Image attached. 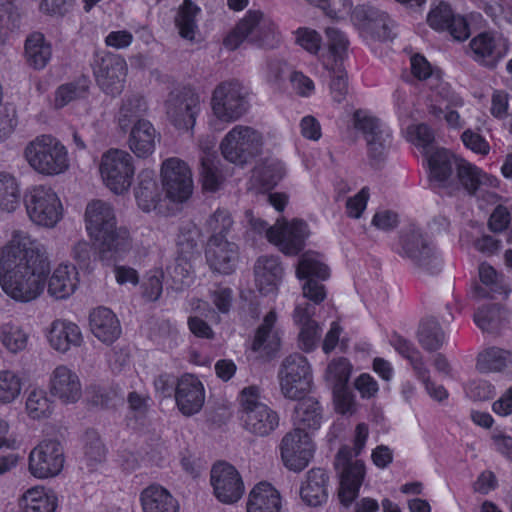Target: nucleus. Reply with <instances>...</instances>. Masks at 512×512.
Masks as SVG:
<instances>
[{
	"mask_svg": "<svg viewBox=\"0 0 512 512\" xmlns=\"http://www.w3.org/2000/svg\"><path fill=\"white\" fill-rule=\"evenodd\" d=\"M165 114L168 122L178 131H192L201 112L200 95L190 89L172 91L165 103Z\"/></svg>",
	"mask_w": 512,
	"mask_h": 512,
	"instance_id": "obj_14",
	"label": "nucleus"
},
{
	"mask_svg": "<svg viewBox=\"0 0 512 512\" xmlns=\"http://www.w3.org/2000/svg\"><path fill=\"white\" fill-rule=\"evenodd\" d=\"M160 177L165 196L171 202L183 203L192 195V171L182 159L170 157L164 160L160 168Z\"/></svg>",
	"mask_w": 512,
	"mask_h": 512,
	"instance_id": "obj_16",
	"label": "nucleus"
},
{
	"mask_svg": "<svg viewBox=\"0 0 512 512\" xmlns=\"http://www.w3.org/2000/svg\"><path fill=\"white\" fill-rule=\"evenodd\" d=\"M91 67L99 88L107 95H119L125 85L127 63L123 57L108 51H97Z\"/></svg>",
	"mask_w": 512,
	"mask_h": 512,
	"instance_id": "obj_15",
	"label": "nucleus"
},
{
	"mask_svg": "<svg viewBox=\"0 0 512 512\" xmlns=\"http://www.w3.org/2000/svg\"><path fill=\"white\" fill-rule=\"evenodd\" d=\"M437 93L429 105V112L436 118L444 119L447 127L452 130H461L466 125V112L461 113L465 107L463 97L455 92L449 83L441 82L437 87Z\"/></svg>",
	"mask_w": 512,
	"mask_h": 512,
	"instance_id": "obj_18",
	"label": "nucleus"
},
{
	"mask_svg": "<svg viewBox=\"0 0 512 512\" xmlns=\"http://www.w3.org/2000/svg\"><path fill=\"white\" fill-rule=\"evenodd\" d=\"M22 202L21 182L10 172H0V212L12 214Z\"/></svg>",
	"mask_w": 512,
	"mask_h": 512,
	"instance_id": "obj_44",
	"label": "nucleus"
},
{
	"mask_svg": "<svg viewBox=\"0 0 512 512\" xmlns=\"http://www.w3.org/2000/svg\"><path fill=\"white\" fill-rule=\"evenodd\" d=\"M25 412L31 420H46L54 412V402L45 389L33 387L25 400Z\"/></svg>",
	"mask_w": 512,
	"mask_h": 512,
	"instance_id": "obj_45",
	"label": "nucleus"
},
{
	"mask_svg": "<svg viewBox=\"0 0 512 512\" xmlns=\"http://www.w3.org/2000/svg\"><path fill=\"white\" fill-rule=\"evenodd\" d=\"M430 180L438 187H450L455 182L459 158L444 148L426 152Z\"/></svg>",
	"mask_w": 512,
	"mask_h": 512,
	"instance_id": "obj_27",
	"label": "nucleus"
},
{
	"mask_svg": "<svg viewBox=\"0 0 512 512\" xmlns=\"http://www.w3.org/2000/svg\"><path fill=\"white\" fill-rule=\"evenodd\" d=\"M175 403L184 416L199 413L205 403V388L200 379L193 374L181 375L175 383Z\"/></svg>",
	"mask_w": 512,
	"mask_h": 512,
	"instance_id": "obj_25",
	"label": "nucleus"
},
{
	"mask_svg": "<svg viewBox=\"0 0 512 512\" xmlns=\"http://www.w3.org/2000/svg\"><path fill=\"white\" fill-rule=\"evenodd\" d=\"M30 340L29 332L19 323L8 321L0 326V342L12 354L24 351Z\"/></svg>",
	"mask_w": 512,
	"mask_h": 512,
	"instance_id": "obj_47",
	"label": "nucleus"
},
{
	"mask_svg": "<svg viewBox=\"0 0 512 512\" xmlns=\"http://www.w3.org/2000/svg\"><path fill=\"white\" fill-rule=\"evenodd\" d=\"M85 227L89 237L97 243L103 261L124 259L132 249L130 231L117 226L115 209L109 202L93 200L87 204Z\"/></svg>",
	"mask_w": 512,
	"mask_h": 512,
	"instance_id": "obj_2",
	"label": "nucleus"
},
{
	"mask_svg": "<svg viewBox=\"0 0 512 512\" xmlns=\"http://www.w3.org/2000/svg\"><path fill=\"white\" fill-rule=\"evenodd\" d=\"M23 388L22 377L14 370H0V404L7 405L15 402Z\"/></svg>",
	"mask_w": 512,
	"mask_h": 512,
	"instance_id": "obj_50",
	"label": "nucleus"
},
{
	"mask_svg": "<svg viewBox=\"0 0 512 512\" xmlns=\"http://www.w3.org/2000/svg\"><path fill=\"white\" fill-rule=\"evenodd\" d=\"M284 270L277 257H259L254 266L255 285L263 295H275L283 279Z\"/></svg>",
	"mask_w": 512,
	"mask_h": 512,
	"instance_id": "obj_33",
	"label": "nucleus"
},
{
	"mask_svg": "<svg viewBox=\"0 0 512 512\" xmlns=\"http://www.w3.org/2000/svg\"><path fill=\"white\" fill-rule=\"evenodd\" d=\"M23 202L27 217L38 227L54 228L63 218V204L51 186L37 184L28 187Z\"/></svg>",
	"mask_w": 512,
	"mask_h": 512,
	"instance_id": "obj_8",
	"label": "nucleus"
},
{
	"mask_svg": "<svg viewBox=\"0 0 512 512\" xmlns=\"http://www.w3.org/2000/svg\"><path fill=\"white\" fill-rule=\"evenodd\" d=\"M335 410L340 414L352 415L356 412L355 397L347 387L333 388Z\"/></svg>",
	"mask_w": 512,
	"mask_h": 512,
	"instance_id": "obj_64",
	"label": "nucleus"
},
{
	"mask_svg": "<svg viewBox=\"0 0 512 512\" xmlns=\"http://www.w3.org/2000/svg\"><path fill=\"white\" fill-rule=\"evenodd\" d=\"M501 310L492 305L479 309L474 315L476 325L483 331H492L498 327L501 319Z\"/></svg>",
	"mask_w": 512,
	"mask_h": 512,
	"instance_id": "obj_62",
	"label": "nucleus"
},
{
	"mask_svg": "<svg viewBox=\"0 0 512 512\" xmlns=\"http://www.w3.org/2000/svg\"><path fill=\"white\" fill-rule=\"evenodd\" d=\"M325 35L329 53L337 65L348 56L350 41L347 35L336 27H328Z\"/></svg>",
	"mask_w": 512,
	"mask_h": 512,
	"instance_id": "obj_56",
	"label": "nucleus"
},
{
	"mask_svg": "<svg viewBox=\"0 0 512 512\" xmlns=\"http://www.w3.org/2000/svg\"><path fill=\"white\" fill-rule=\"evenodd\" d=\"M427 21L434 30H447L456 40L462 41L469 36L466 20L460 15H455L447 3L440 2L432 7Z\"/></svg>",
	"mask_w": 512,
	"mask_h": 512,
	"instance_id": "obj_28",
	"label": "nucleus"
},
{
	"mask_svg": "<svg viewBox=\"0 0 512 512\" xmlns=\"http://www.w3.org/2000/svg\"><path fill=\"white\" fill-rule=\"evenodd\" d=\"M280 452L285 467L295 472L302 471L308 466L315 452L310 432L291 430L283 437Z\"/></svg>",
	"mask_w": 512,
	"mask_h": 512,
	"instance_id": "obj_21",
	"label": "nucleus"
},
{
	"mask_svg": "<svg viewBox=\"0 0 512 512\" xmlns=\"http://www.w3.org/2000/svg\"><path fill=\"white\" fill-rule=\"evenodd\" d=\"M91 333L102 343L110 345L121 335L122 328L116 314L107 307H97L89 315Z\"/></svg>",
	"mask_w": 512,
	"mask_h": 512,
	"instance_id": "obj_34",
	"label": "nucleus"
},
{
	"mask_svg": "<svg viewBox=\"0 0 512 512\" xmlns=\"http://www.w3.org/2000/svg\"><path fill=\"white\" fill-rule=\"evenodd\" d=\"M52 56L51 44L41 33L31 34L25 42V57L28 64L40 70L46 67Z\"/></svg>",
	"mask_w": 512,
	"mask_h": 512,
	"instance_id": "obj_46",
	"label": "nucleus"
},
{
	"mask_svg": "<svg viewBox=\"0 0 512 512\" xmlns=\"http://www.w3.org/2000/svg\"><path fill=\"white\" fill-rule=\"evenodd\" d=\"M64 465V447L56 438L42 439L28 455V471L38 480L57 477Z\"/></svg>",
	"mask_w": 512,
	"mask_h": 512,
	"instance_id": "obj_13",
	"label": "nucleus"
},
{
	"mask_svg": "<svg viewBox=\"0 0 512 512\" xmlns=\"http://www.w3.org/2000/svg\"><path fill=\"white\" fill-rule=\"evenodd\" d=\"M315 308L309 304H297L293 312V321L299 328L298 344L305 352L313 351L318 344L321 329L312 319Z\"/></svg>",
	"mask_w": 512,
	"mask_h": 512,
	"instance_id": "obj_31",
	"label": "nucleus"
},
{
	"mask_svg": "<svg viewBox=\"0 0 512 512\" xmlns=\"http://www.w3.org/2000/svg\"><path fill=\"white\" fill-rule=\"evenodd\" d=\"M323 65L326 69H331L333 71L330 84L331 96L334 101L340 103L345 99L348 92L347 73L338 67V65L335 68H332L325 61H323Z\"/></svg>",
	"mask_w": 512,
	"mask_h": 512,
	"instance_id": "obj_63",
	"label": "nucleus"
},
{
	"mask_svg": "<svg viewBox=\"0 0 512 512\" xmlns=\"http://www.w3.org/2000/svg\"><path fill=\"white\" fill-rule=\"evenodd\" d=\"M98 171L104 186L111 193L125 195L134 181L133 157L125 150L110 148L101 155Z\"/></svg>",
	"mask_w": 512,
	"mask_h": 512,
	"instance_id": "obj_10",
	"label": "nucleus"
},
{
	"mask_svg": "<svg viewBox=\"0 0 512 512\" xmlns=\"http://www.w3.org/2000/svg\"><path fill=\"white\" fill-rule=\"evenodd\" d=\"M80 284L78 269L62 262L50 269L46 247L29 232L11 231L0 256V287L12 300L29 303L47 293L56 300L71 297Z\"/></svg>",
	"mask_w": 512,
	"mask_h": 512,
	"instance_id": "obj_1",
	"label": "nucleus"
},
{
	"mask_svg": "<svg viewBox=\"0 0 512 512\" xmlns=\"http://www.w3.org/2000/svg\"><path fill=\"white\" fill-rule=\"evenodd\" d=\"M148 111V104L146 99L140 94L126 95L121 102L120 108L116 115V121L119 128L127 132L129 128L138 119H143L142 116Z\"/></svg>",
	"mask_w": 512,
	"mask_h": 512,
	"instance_id": "obj_43",
	"label": "nucleus"
},
{
	"mask_svg": "<svg viewBox=\"0 0 512 512\" xmlns=\"http://www.w3.org/2000/svg\"><path fill=\"white\" fill-rule=\"evenodd\" d=\"M213 494L223 504H234L244 494V483L237 469L224 461L215 463L210 472Z\"/></svg>",
	"mask_w": 512,
	"mask_h": 512,
	"instance_id": "obj_20",
	"label": "nucleus"
},
{
	"mask_svg": "<svg viewBox=\"0 0 512 512\" xmlns=\"http://www.w3.org/2000/svg\"><path fill=\"white\" fill-rule=\"evenodd\" d=\"M84 455L86 463L91 469L105 460V447L95 432L86 433Z\"/></svg>",
	"mask_w": 512,
	"mask_h": 512,
	"instance_id": "obj_59",
	"label": "nucleus"
},
{
	"mask_svg": "<svg viewBox=\"0 0 512 512\" xmlns=\"http://www.w3.org/2000/svg\"><path fill=\"white\" fill-rule=\"evenodd\" d=\"M296 275L299 279L306 280L302 286L305 298L315 304H319L325 299V287L319 283V280L324 281L328 279L330 272L320 254L316 252L304 253L299 259Z\"/></svg>",
	"mask_w": 512,
	"mask_h": 512,
	"instance_id": "obj_17",
	"label": "nucleus"
},
{
	"mask_svg": "<svg viewBox=\"0 0 512 512\" xmlns=\"http://www.w3.org/2000/svg\"><path fill=\"white\" fill-rule=\"evenodd\" d=\"M479 278L481 283L492 293V297H496L497 295L507 297L511 292L504 276L498 274L496 270L487 263H482L479 266Z\"/></svg>",
	"mask_w": 512,
	"mask_h": 512,
	"instance_id": "obj_54",
	"label": "nucleus"
},
{
	"mask_svg": "<svg viewBox=\"0 0 512 512\" xmlns=\"http://www.w3.org/2000/svg\"><path fill=\"white\" fill-rule=\"evenodd\" d=\"M23 158L37 174L54 177L70 169L67 147L51 134H41L26 143Z\"/></svg>",
	"mask_w": 512,
	"mask_h": 512,
	"instance_id": "obj_3",
	"label": "nucleus"
},
{
	"mask_svg": "<svg viewBox=\"0 0 512 512\" xmlns=\"http://www.w3.org/2000/svg\"><path fill=\"white\" fill-rule=\"evenodd\" d=\"M295 42L310 54H317L322 45L321 35L314 29L300 27L295 32Z\"/></svg>",
	"mask_w": 512,
	"mask_h": 512,
	"instance_id": "obj_61",
	"label": "nucleus"
},
{
	"mask_svg": "<svg viewBox=\"0 0 512 512\" xmlns=\"http://www.w3.org/2000/svg\"><path fill=\"white\" fill-rule=\"evenodd\" d=\"M507 39L491 32H481L469 42V54L479 64L493 68L508 53Z\"/></svg>",
	"mask_w": 512,
	"mask_h": 512,
	"instance_id": "obj_24",
	"label": "nucleus"
},
{
	"mask_svg": "<svg viewBox=\"0 0 512 512\" xmlns=\"http://www.w3.org/2000/svg\"><path fill=\"white\" fill-rule=\"evenodd\" d=\"M410 68L412 75L419 80H428V85L434 95L437 93V86L445 82L440 70L431 66L428 60L420 54H414L410 58Z\"/></svg>",
	"mask_w": 512,
	"mask_h": 512,
	"instance_id": "obj_48",
	"label": "nucleus"
},
{
	"mask_svg": "<svg viewBox=\"0 0 512 512\" xmlns=\"http://www.w3.org/2000/svg\"><path fill=\"white\" fill-rule=\"evenodd\" d=\"M322 419V407L319 402L315 398L304 396L294 409L292 430L310 432L313 436L314 432L320 428Z\"/></svg>",
	"mask_w": 512,
	"mask_h": 512,
	"instance_id": "obj_36",
	"label": "nucleus"
},
{
	"mask_svg": "<svg viewBox=\"0 0 512 512\" xmlns=\"http://www.w3.org/2000/svg\"><path fill=\"white\" fill-rule=\"evenodd\" d=\"M280 493L270 483L260 482L249 492L246 512H280Z\"/></svg>",
	"mask_w": 512,
	"mask_h": 512,
	"instance_id": "obj_39",
	"label": "nucleus"
},
{
	"mask_svg": "<svg viewBox=\"0 0 512 512\" xmlns=\"http://www.w3.org/2000/svg\"><path fill=\"white\" fill-rule=\"evenodd\" d=\"M278 381L281 394L285 398L300 400L312 390V365L302 354H291L281 363Z\"/></svg>",
	"mask_w": 512,
	"mask_h": 512,
	"instance_id": "obj_12",
	"label": "nucleus"
},
{
	"mask_svg": "<svg viewBox=\"0 0 512 512\" xmlns=\"http://www.w3.org/2000/svg\"><path fill=\"white\" fill-rule=\"evenodd\" d=\"M164 273L159 268L151 269L144 276L141 284L142 295L148 301H157L162 295Z\"/></svg>",
	"mask_w": 512,
	"mask_h": 512,
	"instance_id": "obj_60",
	"label": "nucleus"
},
{
	"mask_svg": "<svg viewBox=\"0 0 512 512\" xmlns=\"http://www.w3.org/2000/svg\"><path fill=\"white\" fill-rule=\"evenodd\" d=\"M510 361L511 357L508 351L493 347L478 355L476 367L482 373L500 372Z\"/></svg>",
	"mask_w": 512,
	"mask_h": 512,
	"instance_id": "obj_52",
	"label": "nucleus"
},
{
	"mask_svg": "<svg viewBox=\"0 0 512 512\" xmlns=\"http://www.w3.org/2000/svg\"><path fill=\"white\" fill-rule=\"evenodd\" d=\"M353 125L363 134L369 157L374 161L383 159L391 144L389 128L378 118L363 110L354 113Z\"/></svg>",
	"mask_w": 512,
	"mask_h": 512,
	"instance_id": "obj_19",
	"label": "nucleus"
},
{
	"mask_svg": "<svg viewBox=\"0 0 512 512\" xmlns=\"http://www.w3.org/2000/svg\"><path fill=\"white\" fill-rule=\"evenodd\" d=\"M200 9L191 1L184 0L176 18V26L182 38L194 40L197 32L196 16Z\"/></svg>",
	"mask_w": 512,
	"mask_h": 512,
	"instance_id": "obj_53",
	"label": "nucleus"
},
{
	"mask_svg": "<svg viewBox=\"0 0 512 512\" xmlns=\"http://www.w3.org/2000/svg\"><path fill=\"white\" fill-rule=\"evenodd\" d=\"M328 483L329 476L323 469L309 470L300 488L302 500L310 506L322 505L328 498Z\"/></svg>",
	"mask_w": 512,
	"mask_h": 512,
	"instance_id": "obj_38",
	"label": "nucleus"
},
{
	"mask_svg": "<svg viewBox=\"0 0 512 512\" xmlns=\"http://www.w3.org/2000/svg\"><path fill=\"white\" fill-rule=\"evenodd\" d=\"M352 22L366 40L385 41L391 38L392 21L385 12L373 6H356Z\"/></svg>",
	"mask_w": 512,
	"mask_h": 512,
	"instance_id": "obj_22",
	"label": "nucleus"
},
{
	"mask_svg": "<svg viewBox=\"0 0 512 512\" xmlns=\"http://www.w3.org/2000/svg\"><path fill=\"white\" fill-rule=\"evenodd\" d=\"M135 199L143 212L161 211V193L152 171H144L140 175V182L135 190Z\"/></svg>",
	"mask_w": 512,
	"mask_h": 512,
	"instance_id": "obj_42",
	"label": "nucleus"
},
{
	"mask_svg": "<svg viewBox=\"0 0 512 512\" xmlns=\"http://www.w3.org/2000/svg\"><path fill=\"white\" fill-rule=\"evenodd\" d=\"M160 134L147 119H138L129 128L128 147L138 158H147L156 150Z\"/></svg>",
	"mask_w": 512,
	"mask_h": 512,
	"instance_id": "obj_30",
	"label": "nucleus"
},
{
	"mask_svg": "<svg viewBox=\"0 0 512 512\" xmlns=\"http://www.w3.org/2000/svg\"><path fill=\"white\" fill-rule=\"evenodd\" d=\"M352 373V365L348 359L339 357L331 360L325 371V381L332 387H345Z\"/></svg>",
	"mask_w": 512,
	"mask_h": 512,
	"instance_id": "obj_55",
	"label": "nucleus"
},
{
	"mask_svg": "<svg viewBox=\"0 0 512 512\" xmlns=\"http://www.w3.org/2000/svg\"><path fill=\"white\" fill-rule=\"evenodd\" d=\"M245 218L255 233L264 234L270 243L288 255H295L302 250L310 233L308 225L302 220L283 223L278 221L275 225L268 226L265 221L256 218L252 211H247Z\"/></svg>",
	"mask_w": 512,
	"mask_h": 512,
	"instance_id": "obj_6",
	"label": "nucleus"
},
{
	"mask_svg": "<svg viewBox=\"0 0 512 512\" xmlns=\"http://www.w3.org/2000/svg\"><path fill=\"white\" fill-rule=\"evenodd\" d=\"M365 477V466L362 461L348 462L341 473L338 496L344 506H349L359 494Z\"/></svg>",
	"mask_w": 512,
	"mask_h": 512,
	"instance_id": "obj_40",
	"label": "nucleus"
},
{
	"mask_svg": "<svg viewBox=\"0 0 512 512\" xmlns=\"http://www.w3.org/2000/svg\"><path fill=\"white\" fill-rule=\"evenodd\" d=\"M245 40L259 47L274 48L281 40L278 25L264 12L249 10L224 43L234 50Z\"/></svg>",
	"mask_w": 512,
	"mask_h": 512,
	"instance_id": "obj_5",
	"label": "nucleus"
},
{
	"mask_svg": "<svg viewBox=\"0 0 512 512\" xmlns=\"http://www.w3.org/2000/svg\"><path fill=\"white\" fill-rule=\"evenodd\" d=\"M49 346L58 353L66 354L72 348L80 347L84 341L80 327L69 320L55 319L46 329Z\"/></svg>",
	"mask_w": 512,
	"mask_h": 512,
	"instance_id": "obj_26",
	"label": "nucleus"
},
{
	"mask_svg": "<svg viewBox=\"0 0 512 512\" xmlns=\"http://www.w3.org/2000/svg\"><path fill=\"white\" fill-rule=\"evenodd\" d=\"M399 254L408 259L419 271L437 273L441 257L431 239L417 226H409L401 232Z\"/></svg>",
	"mask_w": 512,
	"mask_h": 512,
	"instance_id": "obj_9",
	"label": "nucleus"
},
{
	"mask_svg": "<svg viewBox=\"0 0 512 512\" xmlns=\"http://www.w3.org/2000/svg\"><path fill=\"white\" fill-rule=\"evenodd\" d=\"M206 259L213 271L230 274L236 267L237 246L224 237L211 236L206 248Z\"/></svg>",
	"mask_w": 512,
	"mask_h": 512,
	"instance_id": "obj_29",
	"label": "nucleus"
},
{
	"mask_svg": "<svg viewBox=\"0 0 512 512\" xmlns=\"http://www.w3.org/2000/svg\"><path fill=\"white\" fill-rule=\"evenodd\" d=\"M456 175L463 187L471 194L485 191V188H496L499 185V180L496 177L485 173L461 157Z\"/></svg>",
	"mask_w": 512,
	"mask_h": 512,
	"instance_id": "obj_37",
	"label": "nucleus"
},
{
	"mask_svg": "<svg viewBox=\"0 0 512 512\" xmlns=\"http://www.w3.org/2000/svg\"><path fill=\"white\" fill-rule=\"evenodd\" d=\"M238 401L241 423L249 433L266 436L278 427V414L262 401L259 387L252 385L243 388Z\"/></svg>",
	"mask_w": 512,
	"mask_h": 512,
	"instance_id": "obj_7",
	"label": "nucleus"
},
{
	"mask_svg": "<svg viewBox=\"0 0 512 512\" xmlns=\"http://www.w3.org/2000/svg\"><path fill=\"white\" fill-rule=\"evenodd\" d=\"M192 257L179 255L174 263L167 268L168 274L173 282L172 288L182 291L193 282Z\"/></svg>",
	"mask_w": 512,
	"mask_h": 512,
	"instance_id": "obj_51",
	"label": "nucleus"
},
{
	"mask_svg": "<svg viewBox=\"0 0 512 512\" xmlns=\"http://www.w3.org/2000/svg\"><path fill=\"white\" fill-rule=\"evenodd\" d=\"M49 392L62 404H75L82 398L83 389L78 373L65 364L57 365L49 376Z\"/></svg>",
	"mask_w": 512,
	"mask_h": 512,
	"instance_id": "obj_23",
	"label": "nucleus"
},
{
	"mask_svg": "<svg viewBox=\"0 0 512 512\" xmlns=\"http://www.w3.org/2000/svg\"><path fill=\"white\" fill-rule=\"evenodd\" d=\"M445 333L434 319L423 320L418 331V341L427 351L440 349L445 342Z\"/></svg>",
	"mask_w": 512,
	"mask_h": 512,
	"instance_id": "obj_49",
	"label": "nucleus"
},
{
	"mask_svg": "<svg viewBox=\"0 0 512 512\" xmlns=\"http://www.w3.org/2000/svg\"><path fill=\"white\" fill-rule=\"evenodd\" d=\"M263 135L247 125H235L222 138L219 149L223 158L237 166H244L260 154Z\"/></svg>",
	"mask_w": 512,
	"mask_h": 512,
	"instance_id": "obj_11",
	"label": "nucleus"
},
{
	"mask_svg": "<svg viewBox=\"0 0 512 512\" xmlns=\"http://www.w3.org/2000/svg\"><path fill=\"white\" fill-rule=\"evenodd\" d=\"M282 331L275 310L269 311L256 330L252 349L262 356H270L279 350Z\"/></svg>",
	"mask_w": 512,
	"mask_h": 512,
	"instance_id": "obj_32",
	"label": "nucleus"
},
{
	"mask_svg": "<svg viewBox=\"0 0 512 512\" xmlns=\"http://www.w3.org/2000/svg\"><path fill=\"white\" fill-rule=\"evenodd\" d=\"M143 512H179V503L160 485H150L140 494Z\"/></svg>",
	"mask_w": 512,
	"mask_h": 512,
	"instance_id": "obj_41",
	"label": "nucleus"
},
{
	"mask_svg": "<svg viewBox=\"0 0 512 512\" xmlns=\"http://www.w3.org/2000/svg\"><path fill=\"white\" fill-rule=\"evenodd\" d=\"M415 374L419 381L422 382L427 394L436 401H444L448 398V391L443 385L437 384L430 378V370L426 364L420 362L415 363Z\"/></svg>",
	"mask_w": 512,
	"mask_h": 512,
	"instance_id": "obj_58",
	"label": "nucleus"
},
{
	"mask_svg": "<svg viewBox=\"0 0 512 512\" xmlns=\"http://www.w3.org/2000/svg\"><path fill=\"white\" fill-rule=\"evenodd\" d=\"M249 108V90L238 80H227L219 83L212 91L210 109L213 119L209 121L211 128L221 130L217 124H229L239 120Z\"/></svg>",
	"mask_w": 512,
	"mask_h": 512,
	"instance_id": "obj_4",
	"label": "nucleus"
},
{
	"mask_svg": "<svg viewBox=\"0 0 512 512\" xmlns=\"http://www.w3.org/2000/svg\"><path fill=\"white\" fill-rule=\"evenodd\" d=\"M17 506L20 512H56L59 498L52 489L35 485L19 496Z\"/></svg>",
	"mask_w": 512,
	"mask_h": 512,
	"instance_id": "obj_35",
	"label": "nucleus"
},
{
	"mask_svg": "<svg viewBox=\"0 0 512 512\" xmlns=\"http://www.w3.org/2000/svg\"><path fill=\"white\" fill-rule=\"evenodd\" d=\"M285 173L284 164L278 160H272L258 168L253 178L261 183L264 188L269 189L275 186L284 177Z\"/></svg>",
	"mask_w": 512,
	"mask_h": 512,
	"instance_id": "obj_57",
	"label": "nucleus"
}]
</instances>
